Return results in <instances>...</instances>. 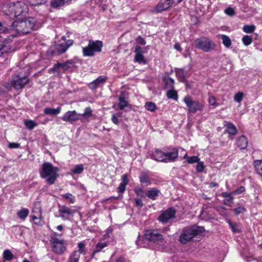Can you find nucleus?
Instances as JSON below:
<instances>
[{"label":"nucleus","instance_id":"nucleus-30","mask_svg":"<svg viewBox=\"0 0 262 262\" xmlns=\"http://www.w3.org/2000/svg\"><path fill=\"white\" fill-rule=\"evenodd\" d=\"M72 0H51V5L53 7L61 6L66 3H69Z\"/></svg>","mask_w":262,"mask_h":262},{"label":"nucleus","instance_id":"nucleus-6","mask_svg":"<svg viewBox=\"0 0 262 262\" xmlns=\"http://www.w3.org/2000/svg\"><path fill=\"white\" fill-rule=\"evenodd\" d=\"M103 46L101 41L90 40L88 46L82 48L84 56H93L95 52H100Z\"/></svg>","mask_w":262,"mask_h":262},{"label":"nucleus","instance_id":"nucleus-3","mask_svg":"<svg viewBox=\"0 0 262 262\" xmlns=\"http://www.w3.org/2000/svg\"><path fill=\"white\" fill-rule=\"evenodd\" d=\"M34 23L35 21L32 18L25 19L19 18L12 23L11 29L15 30L18 35L26 34L33 29Z\"/></svg>","mask_w":262,"mask_h":262},{"label":"nucleus","instance_id":"nucleus-38","mask_svg":"<svg viewBox=\"0 0 262 262\" xmlns=\"http://www.w3.org/2000/svg\"><path fill=\"white\" fill-rule=\"evenodd\" d=\"M3 258L6 260L10 261L14 257L13 254L9 250H5L3 254Z\"/></svg>","mask_w":262,"mask_h":262},{"label":"nucleus","instance_id":"nucleus-5","mask_svg":"<svg viewBox=\"0 0 262 262\" xmlns=\"http://www.w3.org/2000/svg\"><path fill=\"white\" fill-rule=\"evenodd\" d=\"M193 43L196 48L205 52L214 50L215 46L212 40L204 36L195 39Z\"/></svg>","mask_w":262,"mask_h":262},{"label":"nucleus","instance_id":"nucleus-53","mask_svg":"<svg viewBox=\"0 0 262 262\" xmlns=\"http://www.w3.org/2000/svg\"><path fill=\"white\" fill-rule=\"evenodd\" d=\"M174 83V80L171 78H168L165 80V84L167 88H172Z\"/></svg>","mask_w":262,"mask_h":262},{"label":"nucleus","instance_id":"nucleus-42","mask_svg":"<svg viewBox=\"0 0 262 262\" xmlns=\"http://www.w3.org/2000/svg\"><path fill=\"white\" fill-rule=\"evenodd\" d=\"M78 250H76V252H78L80 254H85L86 250H85V245L82 242H80L78 243Z\"/></svg>","mask_w":262,"mask_h":262},{"label":"nucleus","instance_id":"nucleus-59","mask_svg":"<svg viewBox=\"0 0 262 262\" xmlns=\"http://www.w3.org/2000/svg\"><path fill=\"white\" fill-rule=\"evenodd\" d=\"M20 146V144L19 143H9L8 144V147L10 148H18Z\"/></svg>","mask_w":262,"mask_h":262},{"label":"nucleus","instance_id":"nucleus-14","mask_svg":"<svg viewBox=\"0 0 262 262\" xmlns=\"http://www.w3.org/2000/svg\"><path fill=\"white\" fill-rule=\"evenodd\" d=\"M173 5L174 4L170 0H161L155 7V10L157 12H160L168 9Z\"/></svg>","mask_w":262,"mask_h":262},{"label":"nucleus","instance_id":"nucleus-45","mask_svg":"<svg viewBox=\"0 0 262 262\" xmlns=\"http://www.w3.org/2000/svg\"><path fill=\"white\" fill-rule=\"evenodd\" d=\"M255 29V26L252 25H245L243 27V31L246 33H251L254 32Z\"/></svg>","mask_w":262,"mask_h":262},{"label":"nucleus","instance_id":"nucleus-1","mask_svg":"<svg viewBox=\"0 0 262 262\" xmlns=\"http://www.w3.org/2000/svg\"><path fill=\"white\" fill-rule=\"evenodd\" d=\"M3 9L5 14L9 16L11 19L25 16L28 13L27 6L22 2L11 3L9 5L4 6Z\"/></svg>","mask_w":262,"mask_h":262},{"label":"nucleus","instance_id":"nucleus-20","mask_svg":"<svg viewBox=\"0 0 262 262\" xmlns=\"http://www.w3.org/2000/svg\"><path fill=\"white\" fill-rule=\"evenodd\" d=\"M165 152L156 149L155 153L151 156L150 158L158 162H164Z\"/></svg>","mask_w":262,"mask_h":262},{"label":"nucleus","instance_id":"nucleus-18","mask_svg":"<svg viewBox=\"0 0 262 262\" xmlns=\"http://www.w3.org/2000/svg\"><path fill=\"white\" fill-rule=\"evenodd\" d=\"M140 182L143 186H147L151 184L149 176L147 172L142 171L139 176Z\"/></svg>","mask_w":262,"mask_h":262},{"label":"nucleus","instance_id":"nucleus-36","mask_svg":"<svg viewBox=\"0 0 262 262\" xmlns=\"http://www.w3.org/2000/svg\"><path fill=\"white\" fill-rule=\"evenodd\" d=\"M24 124L26 127L29 130L33 129L37 125V123L35 121L31 120H25Z\"/></svg>","mask_w":262,"mask_h":262},{"label":"nucleus","instance_id":"nucleus-12","mask_svg":"<svg viewBox=\"0 0 262 262\" xmlns=\"http://www.w3.org/2000/svg\"><path fill=\"white\" fill-rule=\"evenodd\" d=\"M175 214V210L172 208H169L161 214L158 217V220L163 223H166L170 220L174 218Z\"/></svg>","mask_w":262,"mask_h":262},{"label":"nucleus","instance_id":"nucleus-13","mask_svg":"<svg viewBox=\"0 0 262 262\" xmlns=\"http://www.w3.org/2000/svg\"><path fill=\"white\" fill-rule=\"evenodd\" d=\"M80 114H78L75 111H68L61 117L63 121L73 123L79 119Z\"/></svg>","mask_w":262,"mask_h":262},{"label":"nucleus","instance_id":"nucleus-40","mask_svg":"<svg viewBox=\"0 0 262 262\" xmlns=\"http://www.w3.org/2000/svg\"><path fill=\"white\" fill-rule=\"evenodd\" d=\"M80 254L78 252L74 251L71 255L69 260L70 262H78Z\"/></svg>","mask_w":262,"mask_h":262},{"label":"nucleus","instance_id":"nucleus-61","mask_svg":"<svg viewBox=\"0 0 262 262\" xmlns=\"http://www.w3.org/2000/svg\"><path fill=\"white\" fill-rule=\"evenodd\" d=\"M136 205L140 207H142L143 206V203L141 199H135Z\"/></svg>","mask_w":262,"mask_h":262},{"label":"nucleus","instance_id":"nucleus-60","mask_svg":"<svg viewBox=\"0 0 262 262\" xmlns=\"http://www.w3.org/2000/svg\"><path fill=\"white\" fill-rule=\"evenodd\" d=\"M112 121L115 124H118L119 123V119L115 114L112 115Z\"/></svg>","mask_w":262,"mask_h":262},{"label":"nucleus","instance_id":"nucleus-16","mask_svg":"<svg viewBox=\"0 0 262 262\" xmlns=\"http://www.w3.org/2000/svg\"><path fill=\"white\" fill-rule=\"evenodd\" d=\"M134 61L139 63H146V60L143 54L142 48L140 46H136L135 48Z\"/></svg>","mask_w":262,"mask_h":262},{"label":"nucleus","instance_id":"nucleus-62","mask_svg":"<svg viewBox=\"0 0 262 262\" xmlns=\"http://www.w3.org/2000/svg\"><path fill=\"white\" fill-rule=\"evenodd\" d=\"M174 48L175 49H176L177 50L179 51H181V46L179 43H176L174 46Z\"/></svg>","mask_w":262,"mask_h":262},{"label":"nucleus","instance_id":"nucleus-32","mask_svg":"<svg viewBox=\"0 0 262 262\" xmlns=\"http://www.w3.org/2000/svg\"><path fill=\"white\" fill-rule=\"evenodd\" d=\"M62 70L61 69V63L57 62L54 67L49 70V72L52 74H59Z\"/></svg>","mask_w":262,"mask_h":262},{"label":"nucleus","instance_id":"nucleus-35","mask_svg":"<svg viewBox=\"0 0 262 262\" xmlns=\"http://www.w3.org/2000/svg\"><path fill=\"white\" fill-rule=\"evenodd\" d=\"M61 196L62 198L67 200L70 203L73 204L75 202L76 199L75 196H74L72 194L70 193H66L64 194H61Z\"/></svg>","mask_w":262,"mask_h":262},{"label":"nucleus","instance_id":"nucleus-46","mask_svg":"<svg viewBox=\"0 0 262 262\" xmlns=\"http://www.w3.org/2000/svg\"><path fill=\"white\" fill-rule=\"evenodd\" d=\"M167 96L169 99H172L175 100H177L178 99V94L176 91H168L167 93Z\"/></svg>","mask_w":262,"mask_h":262},{"label":"nucleus","instance_id":"nucleus-44","mask_svg":"<svg viewBox=\"0 0 262 262\" xmlns=\"http://www.w3.org/2000/svg\"><path fill=\"white\" fill-rule=\"evenodd\" d=\"M28 3L32 6H37L45 4L47 0H26Z\"/></svg>","mask_w":262,"mask_h":262},{"label":"nucleus","instance_id":"nucleus-19","mask_svg":"<svg viewBox=\"0 0 262 262\" xmlns=\"http://www.w3.org/2000/svg\"><path fill=\"white\" fill-rule=\"evenodd\" d=\"M76 67L75 62L72 60H68L61 63V69L63 71L72 72L76 69Z\"/></svg>","mask_w":262,"mask_h":262},{"label":"nucleus","instance_id":"nucleus-56","mask_svg":"<svg viewBox=\"0 0 262 262\" xmlns=\"http://www.w3.org/2000/svg\"><path fill=\"white\" fill-rule=\"evenodd\" d=\"M245 191V188L243 186L240 187L239 188L236 189L232 192L233 194H239Z\"/></svg>","mask_w":262,"mask_h":262},{"label":"nucleus","instance_id":"nucleus-23","mask_svg":"<svg viewBox=\"0 0 262 262\" xmlns=\"http://www.w3.org/2000/svg\"><path fill=\"white\" fill-rule=\"evenodd\" d=\"M225 126L226 127V132L229 135L234 136L237 134V129L232 123H227Z\"/></svg>","mask_w":262,"mask_h":262},{"label":"nucleus","instance_id":"nucleus-10","mask_svg":"<svg viewBox=\"0 0 262 262\" xmlns=\"http://www.w3.org/2000/svg\"><path fill=\"white\" fill-rule=\"evenodd\" d=\"M144 237L146 239L153 243L161 241L163 239V235L157 230H146L145 232Z\"/></svg>","mask_w":262,"mask_h":262},{"label":"nucleus","instance_id":"nucleus-24","mask_svg":"<svg viewBox=\"0 0 262 262\" xmlns=\"http://www.w3.org/2000/svg\"><path fill=\"white\" fill-rule=\"evenodd\" d=\"M69 42H71L69 45L64 43L57 45L56 47L57 51L60 53H63L65 52L69 48V47L73 44L72 40H69Z\"/></svg>","mask_w":262,"mask_h":262},{"label":"nucleus","instance_id":"nucleus-57","mask_svg":"<svg viewBox=\"0 0 262 262\" xmlns=\"http://www.w3.org/2000/svg\"><path fill=\"white\" fill-rule=\"evenodd\" d=\"M135 192L138 195L142 197L144 196V191L142 188H136L135 189Z\"/></svg>","mask_w":262,"mask_h":262},{"label":"nucleus","instance_id":"nucleus-7","mask_svg":"<svg viewBox=\"0 0 262 262\" xmlns=\"http://www.w3.org/2000/svg\"><path fill=\"white\" fill-rule=\"evenodd\" d=\"M50 243L53 251L57 254L61 255L66 250V243L63 239H60L55 236H52Z\"/></svg>","mask_w":262,"mask_h":262},{"label":"nucleus","instance_id":"nucleus-52","mask_svg":"<svg viewBox=\"0 0 262 262\" xmlns=\"http://www.w3.org/2000/svg\"><path fill=\"white\" fill-rule=\"evenodd\" d=\"M208 102L210 105L213 106H216L218 105L216 98L214 96H210L208 99Z\"/></svg>","mask_w":262,"mask_h":262},{"label":"nucleus","instance_id":"nucleus-21","mask_svg":"<svg viewBox=\"0 0 262 262\" xmlns=\"http://www.w3.org/2000/svg\"><path fill=\"white\" fill-rule=\"evenodd\" d=\"M128 182L127 175L126 174H123L122 176V182L118 188L119 192L123 193L125 191L126 186L128 183Z\"/></svg>","mask_w":262,"mask_h":262},{"label":"nucleus","instance_id":"nucleus-17","mask_svg":"<svg viewBox=\"0 0 262 262\" xmlns=\"http://www.w3.org/2000/svg\"><path fill=\"white\" fill-rule=\"evenodd\" d=\"M107 78L106 76H100L96 79L93 80L92 82L89 83V88L91 90H95L101 84L103 83L106 81Z\"/></svg>","mask_w":262,"mask_h":262},{"label":"nucleus","instance_id":"nucleus-48","mask_svg":"<svg viewBox=\"0 0 262 262\" xmlns=\"http://www.w3.org/2000/svg\"><path fill=\"white\" fill-rule=\"evenodd\" d=\"M244 96V93L241 92H239L236 93L234 96V100L235 102L241 103L243 100Z\"/></svg>","mask_w":262,"mask_h":262},{"label":"nucleus","instance_id":"nucleus-9","mask_svg":"<svg viewBox=\"0 0 262 262\" xmlns=\"http://www.w3.org/2000/svg\"><path fill=\"white\" fill-rule=\"evenodd\" d=\"M184 101L187 105L189 112L195 113L197 111H201L203 108V105L199 101H194L191 97L186 96L184 99Z\"/></svg>","mask_w":262,"mask_h":262},{"label":"nucleus","instance_id":"nucleus-37","mask_svg":"<svg viewBox=\"0 0 262 262\" xmlns=\"http://www.w3.org/2000/svg\"><path fill=\"white\" fill-rule=\"evenodd\" d=\"M221 38L223 41V45L226 48H229L231 45V40L230 38L226 35H222Z\"/></svg>","mask_w":262,"mask_h":262},{"label":"nucleus","instance_id":"nucleus-47","mask_svg":"<svg viewBox=\"0 0 262 262\" xmlns=\"http://www.w3.org/2000/svg\"><path fill=\"white\" fill-rule=\"evenodd\" d=\"M242 41L245 46H248L252 42V38L249 35H245L242 38Z\"/></svg>","mask_w":262,"mask_h":262},{"label":"nucleus","instance_id":"nucleus-51","mask_svg":"<svg viewBox=\"0 0 262 262\" xmlns=\"http://www.w3.org/2000/svg\"><path fill=\"white\" fill-rule=\"evenodd\" d=\"M8 52V48L4 45L3 43H0V56L3 55L5 53Z\"/></svg>","mask_w":262,"mask_h":262},{"label":"nucleus","instance_id":"nucleus-25","mask_svg":"<svg viewBox=\"0 0 262 262\" xmlns=\"http://www.w3.org/2000/svg\"><path fill=\"white\" fill-rule=\"evenodd\" d=\"M248 145V140L244 136H241L237 141V145L241 149H245Z\"/></svg>","mask_w":262,"mask_h":262},{"label":"nucleus","instance_id":"nucleus-8","mask_svg":"<svg viewBox=\"0 0 262 262\" xmlns=\"http://www.w3.org/2000/svg\"><path fill=\"white\" fill-rule=\"evenodd\" d=\"M28 82L29 79L27 76L21 77L15 75L12 76L10 84L14 89L19 90L22 89Z\"/></svg>","mask_w":262,"mask_h":262},{"label":"nucleus","instance_id":"nucleus-64","mask_svg":"<svg viewBox=\"0 0 262 262\" xmlns=\"http://www.w3.org/2000/svg\"><path fill=\"white\" fill-rule=\"evenodd\" d=\"M6 28L3 26L2 24L0 23V33H3L6 31Z\"/></svg>","mask_w":262,"mask_h":262},{"label":"nucleus","instance_id":"nucleus-27","mask_svg":"<svg viewBox=\"0 0 262 262\" xmlns=\"http://www.w3.org/2000/svg\"><path fill=\"white\" fill-rule=\"evenodd\" d=\"M160 191L156 188H153L149 189L147 192V196L151 200H155L159 195Z\"/></svg>","mask_w":262,"mask_h":262},{"label":"nucleus","instance_id":"nucleus-26","mask_svg":"<svg viewBox=\"0 0 262 262\" xmlns=\"http://www.w3.org/2000/svg\"><path fill=\"white\" fill-rule=\"evenodd\" d=\"M61 112V108L57 107V108H52L50 107H46L44 109V113L46 115H56L59 114Z\"/></svg>","mask_w":262,"mask_h":262},{"label":"nucleus","instance_id":"nucleus-22","mask_svg":"<svg viewBox=\"0 0 262 262\" xmlns=\"http://www.w3.org/2000/svg\"><path fill=\"white\" fill-rule=\"evenodd\" d=\"M232 193H228L226 192H224L221 193V195L225 198L224 200V204L227 206H230L231 204L233 203V197Z\"/></svg>","mask_w":262,"mask_h":262},{"label":"nucleus","instance_id":"nucleus-50","mask_svg":"<svg viewBox=\"0 0 262 262\" xmlns=\"http://www.w3.org/2000/svg\"><path fill=\"white\" fill-rule=\"evenodd\" d=\"M196 167V170L198 172H202L204 169L205 166L203 162L199 161Z\"/></svg>","mask_w":262,"mask_h":262},{"label":"nucleus","instance_id":"nucleus-55","mask_svg":"<svg viewBox=\"0 0 262 262\" xmlns=\"http://www.w3.org/2000/svg\"><path fill=\"white\" fill-rule=\"evenodd\" d=\"M225 13L230 16H233L235 14V11L232 8L228 7L225 10Z\"/></svg>","mask_w":262,"mask_h":262},{"label":"nucleus","instance_id":"nucleus-2","mask_svg":"<svg viewBox=\"0 0 262 262\" xmlns=\"http://www.w3.org/2000/svg\"><path fill=\"white\" fill-rule=\"evenodd\" d=\"M59 169L54 167L50 162H45L41 166L40 170V176L42 179H46V182L49 185L53 184L59 175Z\"/></svg>","mask_w":262,"mask_h":262},{"label":"nucleus","instance_id":"nucleus-34","mask_svg":"<svg viewBox=\"0 0 262 262\" xmlns=\"http://www.w3.org/2000/svg\"><path fill=\"white\" fill-rule=\"evenodd\" d=\"M29 213V211L27 208H23L18 211L17 212V216L18 217L23 220H25L26 218L27 217Z\"/></svg>","mask_w":262,"mask_h":262},{"label":"nucleus","instance_id":"nucleus-54","mask_svg":"<svg viewBox=\"0 0 262 262\" xmlns=\"http://www.w3.org/2000/svg\"><path fill=\"white\" fill-rule=\"evenodd\" d=\"M234 211L235 212L236 215H238L245 211H246V209L243 206H239L234 209Z\"/></svg>","mask_w":262,"mask_h":262},{"label":"nucleus","instance_id":"nucleus-63","mask_svg":"<svg viewBox=\"0 0 262 262\" xmlns=\"http://www.w3.org/2000/svg\"><path fill=\"white\" fill-rule=\"evenodd\" d=\"M216 186H218V184L214 182H211L209 184V187L210 188H213V187H216Z\"/></svg>","mask_w":262,"mask_h":262},{"label":"nucleus","instance_id":"nucleus-29","mask_svg":"<svg viewBox=\"0 0 262 262\" xmlns=\"http://www.w3.org/2000/svg\"><path fill=\"white\" fill-rule=\"evenodd\" d=\"M227 222L234 233H239L241 232V226L239 224L232 223L230 220H228Z\"/></svg>","mask_w":262,"mask_h":262},{"label":"nucleus","instance_id":"nucleus-39","mask_svg":"<svg viewBox=\"0 0 262 262\" xmlns=\"http://www.w3.org/2000/svg\"><path fill=\"white\" fill-rule=\"evenodd\" d=\"M84 168L82 164L77 165L75 167L72 168L71 171L73 174H80L83 171Z\"/></svg>","mask_w":262,"mask_h":262},{"label":"nucleus","instance_id":"nucleus-15","mask_svg":"<svg viewBox=\"0 0 262 262\" xmlns=\"http://www.w3.org/2000/svg\"><path fill=\"white\" fill-rule=\"evenodd\" d=\"M164 162L168 163L174 161L178 157V150L172 148L169 151L165 152Z\"/></svg>","mask_w":262,"mask_h":262},{"label":"nucleus","instance_id":"nucleus-4","mask_svg":"<svg viewBox=\"0 0 262 262\" xmlns=\"http://www.w3.org/2000/svg\"><path fill=\"white\" fill-rule=\"evenodd\" d=\"M204 231L202 227H193L185 229L181 234L179 240L182 244H186L195 236L201 234Z\"/></svg>","mask_w":262,"mask_h":262},{"label":"nucleus","instance_id":"nucleus-31","mask_svg":"<svg viewBox=\"0 0 262 262\" xmlns=\"http://www.w3.org/2000/svg\"><path fill=\"white\" fill-rule=\"evenodd\" d=\"M254 165L257 173L262 177V160H255Z\"/></svg>","mask_w":262,"mask_h":262},{"label":"nucleus","instance_id":"nucleus-11","mask_svg":"<svg viewBox=\"0 0 262 262\" xmlns=\"http://www.w3.org/2000/svg\"><path fill=\"white\" fill-rule=\"evenodd\" d=\"M58 211L59 217H61L63 220H70L73 217L76 210H72L65 205H62L59 207Z\"/></svg>","mask_w":262,"mask_h":262},{"label":"nucleus","instance_id":"nucleus-49","mask_svg":"<svg viewBox=\"0 0 262 262\" xmlns=\"http://www.w3.org/2000/svg\"><path fill=\"white\" fill-rule=\"evenodd\" d=\"M92 111L90 107H86L84 110V112L80 114L82 116L84 117V118H89L92 116Z\"/></svg>","mask_w":262,"mask_h":262},{"label":"nucleus","instance_id":"nucleus-41","mask_svg":"<svg viewBox=\"0 0 262 262\" xmlns=\"http://www.w3.org/2000/svg\"><path fill=\"white\" fill-rule=\"evenodd\" d=\"M146 110L150 112H155L157 108L155 103L152 102H147L145 104Z\"/></svg>","mask_w":262,"mask_h":262},{"label":"nucleus","instance_id":"nucleus-33","mask_svg":"<svg viewBox=\"0 0 262 262\" xmlns=\"http://www.w3.org/2000/svg\"><path fill=\"white\" fill-rule=\"evenodd\" d=\"M183 158L184 159H186V162L189 164L198 163L200 160V159L198 156H194L188 157L187 154H186Z\"/></svg>","mask_w":262,"mask_h":262},{"label":"nucleus","instance_id":"nucleus-43","mask_svg":"<svg viewBox=\"0 0 262 262\" xmlns=\"http://www.w3.org/2000/svg\"><path fill=\"white\" fill-rule=\"evenodd\" d=\"M107 246V244L105 242H100L98 243L96 246L95 249L94 250V253L99 252L103 249L104 248L106 247Z\"/></svg>","mask_w":262,"mask_h":262},{"label":"nucleus","instance_id":"nucleus-58","mask_svg":"<svg viewBox=\"0 0 262 262\" xmlns=\"http://www.w3.org/2000/svg\"><path fill=\"white\" fill-rule=\"evenodd\" d=\"M136 40L141 45H145L146 44L145 40L140 36H138Z\"/></svg>","mask_w":262,"mask_h":262},{"label":"nucleus","instance_id":"nucleus-28","mask_svg":"<svg viewBox=\"0 0 262 262\" xmlns=\"http://www.w3.org/2000/svg\"><path fill=\"white\" fill-rule=\"evenodd\" d=\"M128 105V102L125 100L124 95L121 93L119 97V107L120 110H123Z\"/></svg>","mask_w":262,"mask_h":262}]
</instances>
